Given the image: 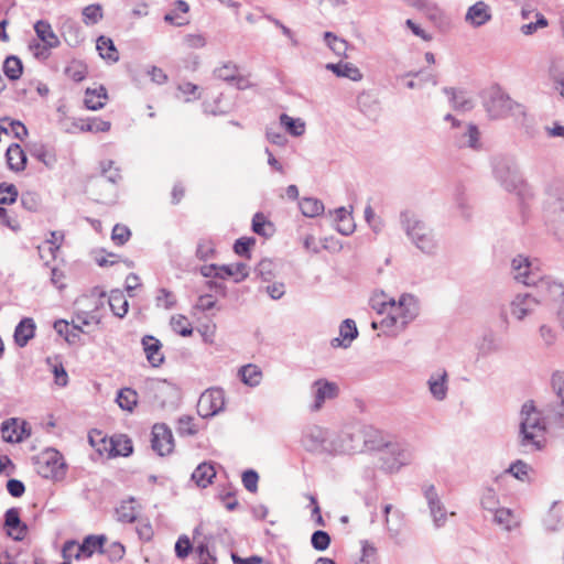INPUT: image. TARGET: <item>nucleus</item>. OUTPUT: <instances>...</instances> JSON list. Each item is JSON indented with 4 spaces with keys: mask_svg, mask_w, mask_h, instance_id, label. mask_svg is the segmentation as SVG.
<instances>
[{
    "mask_svg": "<svg viewBox=\"0 0 564 564\" xmlns=\"http://www.w3.org/2000/svg\"><path fill=\"white\" fill-rule=\"evenodd\" d=\"M546 424H550L546 419V408L542 413L531 400L522 404L518 443L524 453L541 451L544 447Z\"/></svg>",
    "mask_w": 564,
    "mask_h": 564,
    "instance_id": "1",
    "label": "nucleus"
},
{
    "mask_svg": "<svg viewBox=\"0 0 564 564\" xmlns=\"http://www.w3.org/2000/svg\"><path fill=\"white\" fill-rule=\"evenodd\" d=\"M420 312L417 300L411 294H403L399 302L391 301L389 316L382 318L379 323L372 322V328L380 327L386 330L402 332L416 318Z\"/></svg>",
    "mask_w": 564,
    "mask_h": 564,
    "instance_id": "2",
    "label": "nucleus"
},
{
    "mask_svg": "<svg viewBox=\"0 0 564 564\" xmlns=\"http://www.w3.org/2000/svg\"><path fill=\"white\" fill-rule=\"evenodd\" d=\"M400 221L406 236L419 250L426 254L436 252L437 242L433 230L415 213L411 210L402 212Z\"/></svg>",
    "mask_w": 564,
    "mask_h": 564,
    "instance_id": "3",
    "label": "nucleus"
},
{
    "mask_svg": "<svg viewBox=\"0 0 564 564\" xmlns=\"http://www.w3.org/2000/svg\"><path fill=\"white\" fill-rule=\"evenodd\" d=\"M545 218L557 241L564 246V186L558 183L547 189Z\"/></svg>",
    "mask_w": 564,
    "mask_h": 564,
    "instance_id": "4",
    "label": "nucleus"
},
{
    "mask_svg": "<svg viewBox=\"0 0 564 564\" xmlns=\"http://www.w3.org/2000/svg\"><path fill=\"white\" fill-rule=\"evenodd\" d=\"M302 444L306 451L317 454H351L357 449L356 445L337 444L328 440L327 431L319 426L310 427L303 435Z\"/></svg>",
    "mask_w": 564,
    "mask_h": 564,
    "instance_id": "5",
    "label": "nucleus"
},
{
    "mask_svg": "<svg viewBox=\"0 0 564 564\" xmlns=\"http://www.w3.org/2000/svg\"><path fill=\"white\" fill-rule=\"evenodd\" d=\"M369 449L380 454L382 469L393 473L402 466L410 464L412 454L403 445L397 442L380 441L377 445L369 446Z\"/></svg>",
    "mask_w": 564,
    "mask_h": 564,
    "instance_id": "6",
    "label": "nucleus"
},
{
    "mask_svg": "<svg viewBox=\"0 0 564 564\" xmlns=\"http://www.w3.org/2000/svg\"><path fill=\"white\" fill-rule=\"evenodd\" d=\"M484 106L491 119H501L508 116L524 113L522 106L513 101L500 88H495L489 93Z\"/></svg>",
    "mask_w": 564,
    "mask_h": 564,
    "instance_id": "7",
    "label": "nucleus"
},
{
    "mask_svg": "<svg viewBox=\"0 0 564 564\" xmlns=\"http://www.w3.org/2000/svg\"><path fill=\"white\" fill-rule=\"evenodd\" d=\"M496 180L508 191H516L522 184L516 162L506 156H496L492 161Z\"/></svg>",
    "mask_w": 564,
    "mask_h": 564,
    "instance_id": "8",
    "label": "nucleus"
},
{
    "mask_svg": "<svg viewBox=\"0 0 564 564\" xmlns=\"http://www.w3.org/2000/svg\"><path fill=\"white\" fill-rule=\"evenodd\" d=\"M511 272L518 283L527 286H536L542 276L539 261L536 259L531 260L522 254H518L512 259Z\"/></svg>",
    "mask_w": 564,
    "mask_h": 564,
    "instance_id": "9",
    "label": "nucleus"
},
{
    "mask_svg": "<svg viewBox=\"0 0 564 564\" xmlns=\"http://www.w3.org/2000/svg\"><path fill=\"white\" fill-rule=\"evenodd\" d=\"M555 400L546 405V419L550 425L564 427V373L556 371L551 379Z\"/></svg>",
    "mask_w": 564,
    "mask_h": 564,
    "instance_id": "10",
    "label": "nucleus"
},
{
    "mask_svg": "<svg viewBox=\"0 0 564 564\" xmlns=\"http://www.w3.org/2000/svg\"><path fill=\"white\" fill-rule=\"evenodd\" d=\"M65 463L56 449H47L37 460V473L44 478H58L64 475Z\"/></svg>",
    "mask_w": 564,
    "mask_h": 564,
    "instance_id": "11",
    "label": "nucleus"
},
{
    "mask_svg": "<svg viewBox=\"0 0 564 564\" xmlns=\"http://www.w3.org/2000/svg\"><path fill=\"white\" fill-rule=\"evenodd\" d=\"M225 408V392L219 388L207 389L202 393L197 403L200 416H214Z\"/></svg>",
    "mask_w": 564,
    "mask_h": 564,
    "instance_id": "12",
    "label": "nucleus"
},
{
    "mask_svg": "<svg viewBox=\"0 0 564 564\" xmlns=\"http://www.w3.org/2000/svg\"><path fill=\"white\" fill-rule=\"evenodd\" d=\"M455 130L453 139L457 148H468L476 151L481 148L480 132L476 124H460V128H456Z\"/></svg>",
    "mask_w": 564,
    "mask_h": 564,
    "instance_id": "13",
    "label": "nucleus"
},
{
    "mask_svg": "<svg viewBox=\"0 0 564 564\" xmlns=\"http://www.w3.org/2000/svg\"><path fill=\"white\" fill-rule=\"evenodd\" d=\"M541 300L532 293H519L510 303V312L518 321H523L540 305Z\"/></svg>",
    "mask_w": 564,
    "mask_h": 564,
    "instance_id": "14",
    "label": "nucleus"
},
{
    "mask_svg": "<svg viewBox=\"0 0 564 564\" xmlns=\"http://www.w3.org/2000/svg\"><path fill=\"white\" fill-rule=\"evenodd\" d=\"M338 391L339 388L335 382H330L326 379H318L314 381L312 384L314 402L311 405V410H321L326 400L335 399L338 395Z\"/></svg>",
    "mask_w": 564,
    "mask_h": 564,
    "instance_id": "15",
    "label": "nucleus"
},
{
    "mask_svg": "<svg viewBox=\"0 0 564 564\" xmlns=\"http://www.w3.org/2000/svg\"><path fill=\"white\" fill-rule=\"evenodd\" d=\"M151 446L160 456L167 455L173 451L172 431L165 424H154L152 427Z\"/></svg>",
    "mask_w": 564,
    "mask_h": 564,
    "instance_id": "16",
    "label": "nucleus"
},
{
    "mask_svg": "<svg viewBox=\"0 0 564 564\" xmlns=\"http://www.w3.org/2000/svg\"><path fill=\"white\" fill-rule=\"evenodd\" d=\"M424 497L427 501L431 517L435 528H441L447 520V513L444 505L442 503L434 485L424 487Z\"/></svg>",
    "mask_w": 564,
    "mask_h": 564,
    "instance_id": "17",
    "label": "nucleus"
},
{
    "mask_svg": "<svg viewBox=\"0 0 564 564\" xmlns=\"http://www.w3.org/2000/svg\"><path fill=\"white\" fill-rule=\"evenodd\" d=\"M492 19V11L488 3L482 0L470 6L464 17V21L471 28L478 29Z\"/></svg>",
    "mask_w": 564,
    "mask_h": 564,
    "instance_id": "18",
    "label": "nucleus"
},
{
    "mask_svg": "<svg viewBox=\"0 0 564 564\" xmlns=\"http://www.w3.org/2000/svg\"><path fill=\"white\" fill-rule=\"evenodd\" d=\"M410 6L422 12L432 23L442 28L448 24L445 12L432 0H412Z\"/></svg>",
    "mask_w": 564,
    "mask_h": 564,
    "instance_id": "19",
    "label": "nucleus"
},
{
    "mask_svg": "<svg viewBox=\"0 0 564 564\" xmlns=\"http://www.w3.org/2000/svg\"><path fill=\"white\" fill-rule=\"evenodd\" d=\"M4 528H7L8 536L14 541H22L28 532V527L20 519L18 508H10L4 513Z\"/></svg>",
    "mask_w": 564,
    "mask_h": 564,
    "instance_id": "20",
    "label": "nucleus"
},
{
    "mask_svg": "<svg viewBox=\"0 0 564 564\" xmlns=\"http://www.w3.org/2000/svg\"><path fill=\"white\" fill-rule=\"evenodd\" d=\"M389 538L397 544L402 545L405 541L402 531L405 524L404 513L399 509L393 510L391 517L384 519Z\"/></svg>",
    "mask_w": 564,
    "mask_h": 564,
    "instance_id": "21",
    "label": "nucleus"
},
{
    "mask_svg": "<svg viewBox=\"0 0 564 564\" xmlns=\"http://www.w3.org/2000/svg\"><path fill=\"white\" fill-rule=\"evenodd\" d=\"M429 390L432 397L437 401H443L447 397L448 375L445 369L438 370L430 376L427 380Z\"/></svg>",
    "mask_w": 564,
    "mask_h": 564,
    "instance_id": "22",
    "label": "nucleus"
},
{
    "mask_svg": "<svg viewBox=\"0 0 564 564\" xmlns=\"http://www.w3.org/2000/svg\"><path fill=\"white\" fill-rule=\"evenodd\" d=\"M105 542V535H88L84 539L82 544H77L78 547H76L74 557L76 560L80 558L82 556L90 557L96 551L102 553V546Z\"/></svg>",
    "mask_w": 564,
    "mask_h": 564,
    "instance_id": "23",
    "label": "nucleus"
},
{
    "mask_svg": "<svg viewBox=\"0 0 564 564\" xmlns=\"http://www.w3.org/2000/svg\"><path fill=\"white\" fill-rule=\"evenodd\" d=\"M339 337L333 338L330 344L333 347H344L347 348L350 346L351 341L358 336V329L356 323L347 318L345 319L339 327Z\"/></svg>",
    "mask_w": 564,
    "mask_h": 564,
    "instance_id": "24",
    "label": "nucleus"
},
{
    "mask_svg": "<svg viewBox=\"0 0 564 564\" xmlns=\"http://www.w3.org/2000/svg\"><path fill=\"white\" fill-rule=\"evenodd\" d=\"M110 122L105 121L98 118H93L88 120H78L74 121L72 128H66V132L74 133L76 131L80 132H106L110 129Z\"/></svg>",
    "mask_w": 564,
    "mask_h": 564,
    "instance_id": "25",
    "label": "nucleus"
},
{
    "mask_svg": "<svg viewBox=\"0 0 564 564\" xmlns=\"http://www.w3.org/2000/svg\"><path fill=\"white\" fill-rule=\"evenodd\" d=\"M142 346L147 355L148 361L153 367H159L164 361V356L161 352L162 345L159 339L153 336L145 335L142 338Z\"/></svg>",
    "mask_w": 564,
    "mask_h": 564,
    "instance_id": "26",
    "label": "nucleus"
},
{
    "mask_svg": "<svg viewBox=\"0 0 564 564\" xmlns=\"http://www.w3.org/2000/svg\"><path fill=\"white\" fill-rule=\"evenodd\" d=\"M108 443L109 447L105 445L104 449L108 451L109 456H129L132 453V442L127 435H113Z\"/></svg>",
    "mask_w": 564,
    "mask_h": 564,
    "instance_id": "27",
    "label": "nucleus"
},
{
    "mask_svg": "<svg viewBox=\"0 0 564 564\" xmlns=\"http://www.w3.org/2000/svg\"><path fill=\"white\" fill-rule=\"evenodd\" d=\"M24 422L21 423L18 419H10L1 424V433L3 441L8 443H19L23 441Z\"/></svg>",
    "mask_w": 564,
    "mask_h": 564,
    "instance_id": "28",
    "label": "nucleus"
},
{
    "mask_svg": "<svg viewBox=\"0 0 564 564\" xmlns=\"http://www.w3.org/2000/svg\"><path fill=\"white\" fill-rule=\"evenodd\" d=\"M443 91L449 96V101L455 110L465 112L473 109V99L466 91L448 87L443 88Z\"/></svg>",
    "mask_w": 564,
    "mask_h": 564,
    "instance_id": "29",
    "label": "nucleus"
},
{
    "mask_svg": "<svg viewBox=\"0 0 564 564\" xmlns=\"http://www.w3.org/2000/svg\"><path fill=\"white\" fill-rule=\"evenodd\" d=\"M35 335V323L32 318H23L14 329V341L19 347H24Z\"/></svg>",
    "mask_w": 564,
    "mask_h": 564,
    "instance_id": "30",
    "label": "nucleus"
},
{
    "mask_svg": "<svg viewBox=\"0 0 564 564\" xmlns=\"http://www.w3.org/2000/svg\"><path fill=\"white\" fill-rule=\"evenodd\" d=\"M37 37L44 43L45 48H54L59 45V40L47 21L40 20L34 24Z\"/></svg>",
    "mask_w": 564,
    "mask_h": 564,
    "instance_id": "31",
    "label": "nucleus"
},
{
    "mask_svg": "<svg viewBox=\"0 0 564 564\" xmlns=\"http://www.w3.org/2000/svg\"><path fill=\"white\" fill-rule=\"evenodd\" d=\"M6 159L10 170L21 172L25 169L26 155L20 144H11L6 152Z\"/></svg>",
    "mask_w": 564,
    "mask_h": 564,
    "instance_id": "32",
    "label": "nucleus"
},
{
    "mask_svg": "<svg viewBox=\"0 0 564 564\" xmlns=\"http://www.w3.org/2000/svg\"><path fill=\"white\" fill-rule=\"evenodd\" d=\"M112 165V161L102 163V174L100 177L94 181V187H104L107 183H109L111 185L110 189L111 192H113V185L121 180V174L119 169H113Z\"/></svg>",
    "mask_w": 564,
    "mask_h": 564,
    "instance_id": "33",
    "label": "nucleus"
},
{
    "mask_svg": "<svg viewBox=\"0 0 564 564\" xmlns=\"http://www.w3.org/2000/svg\"><path fill=\"white\" fill-rule=\"evenodd\" d=\"M538 290L544 292L551 300L562 299L564 303V284L550 276H541L536 285Z\"/></svg>",
    "mask_w": 564,
    "mask_h": 564,
    "instance_id": "34",
    "label": "nucleus"
},
{
    "mask_svg": "<svg viewBox=\"0 0 564 564\" xmlns=\"http://www.w3.org/2000/svg\"><path fill=\"white\" fill-rule=\"evenodd\" d=\"M216 477V470L210 463L199 464L192 474V480L200 488H206Z\"/></svg>",
    "mask_w": 564,
    "mask_h": 564,
    "instance_id": "35",
    "label": "nucleus"
},
{
    "mask_svg": "<svg viewBox=\"0 0 564 564\" xmlns=\"http://www.w3.org/2000/svg\"><path fill=\"white\" fill-rule=\"evenodd\" d=\"M218 270H220V273H216V278L226 279L235 276V282L237 283L243 281L249 275L248 267L242 262L219 265Z\"/></svg>",
    "mask_w": 564,
    "mask_h": 564,
    "instance_id": "36",
    "label": "nucleus"
},
{
    "mask_svg": "<svg viewBox=\"0 0 564 564\" xmlns=\"http://www.w3.org/2000/svg\"><path fill=\"white\" fill-rule=\"evenodd\" d=\"M326 68L332 70L337 77L349 78L354 82H359L362 79L360 69L351 63H330L326 65Z\"/></svg>",
    "mask_w": 564,
    "mask_h": 564,
    "instance_id": "37",
    "label": "nucleus"
},
{
    "mask_svg": "<svg viewBox=\"0 0 564 564\" xmlns=\"http://www.w3.org/2000/svg\"><path fill=\"white\" fill-rule=\"evenodd\" d=\"M96 48L102 59L109 63H117L119 61V52L110 37L100 35L97 39Z\"/></svg>",
    "mask_w": 564,
    "mask_h": 564,
    "instance_id": "38",
    "label": "nucleus"
},
{
    "mask_svg": "<svg viewBox=\"0 0 564 564\" xmlns=\"http://www.w3.org/2000/svg\"><path fill=\"white\" fill-rule=\"evenodd\" d=\"M335 220L337 223L336 230L344 235L349 236L355 231V223L349 212L345 207H339L335 210Z\"/></svg>",
    "mask_w": 564,
    "mask_h": 564,
    "instance_id": "39",
    "label": "nucleus"
},
{
    "mask_svg": "<svg viewBox=\"0 0 564 564\" xmlns=\"http://www.w3.org/2000/svg\"><path fill=\"white\" fill-rule=\"evenodd\" d=\"M107 97V90L104 86H100L98 89L87 88L84 102L87 109L99 110L105 106Z\"/></svg>",
    "mask_w": 564,
    "mask_h": 564,
    "instance_id": "40",
    "label": "nucleus"
},
{
    "mask_svg": "<svg viewBox=\"0 0 564 564\" xmlns=\"http://www.w3.org/2000/svg\"><path fill=\"white\" fill-rule=\"evenodd\" d=\"M494 522L506 531H511L519 525V520L509 508H499L495 511Z\"/></svg>",
    "mask_w": 564,
    "mask_h": 564,
    "instance_id": "41",
    "label": "nucleus"
},
{
    "mask_svg": "<svg viewBox=\"0 0 564 564\" xmlns=\"http://www.w3.org/2000/svg\"><path fill=\"white\" fill-rule=\"evenodd\" d=\"M109 306L112 311V313L122 318L127 313L129 308V303L127 299L124 297L122 291L120 290H112L109 295Z\"/></svg>",
    "mask_w": 564,
    "mask_h": 564,
    "instance_id": "42",
    "label": "nucleus"
},
{
    "mask_svg": "<svg viewBox=\"0 0 564 564\" xmlns=\"http://www.w3.org/2000/svg\"><path fill=\"white\" fill-rule=\"evenodd\" d=\"M116 401L122 410L132 412L138 404V393L131 388H122L119 390Z\"/></svg>",
    "mask_w": 564,
    "mask_h": 564,
    "instance_id": "43",
    "label": "nucleus"
},
{
    "mask_svg": "<svg viewBox=\"0 0 564 564\" xmlns=\"http://www.w3.org/2000/svg\"><path fill=\"white\" fill-rule=\"evenodd\" d=\"M239 375L241 381L249 387H257L262 379V371L256 365H246L240 368Z\"/></svg>",
    "mask_w": 564,
    "mask_h": 564,
    "instance_id": "44",
    "label": "nucleus"
},
{
    "mask_svg": "<svg viewBox=\"0 0 564 564\" xmlns=\"http://www.w3.org/2000/svg\"><path fill=\"white\" fill-rule=\"evenodd\" d=\"M117 520L122 523H132L137 520V511L134 508V499L122 501L116 509Z\"/></svg>",
    "mask_w": 564,
    "mask_h": 564,
    "instance_id": "45",
    "label": "nucleus"
},
{
    "mask_svg": "<svg viewBox=\"0 0 564 564\" xmlns=\"http://www.w3.org/2000/svg\"><path fill=\"white\" fill-rule=\"evenodd\" d=\"M300 209L306 217H315L324 212L323 203L313 197H305L300 202Z\"/></svg>",
    "mask_w": 564,
    "mask_h": 564,
    "instance_id": "46",
    "label": "nucleus"
},
{
    "mask_svg": "<svg viewBox=\"0 0 564 564\" xmlns=\"http://www.w3.org/2000/svg\"><path fill=\"white\" fill-rule=\"evenodd\" d=\"M64 239V234L62 231H51L50 238L45 240L43 246H40L39 252L40 257L43 259L44 256L42 254L43 250L47 249L50 252V256L54 259L55 252L59 249L61 242Z\"/></svg>",
    "mask_w": 564,
    "mask_h": 564,
    "instance_id": "47",
    "label": "nucleus"
},
{
    "mask_svg": "<svg viewBox=\"0 0 564 564\" xmlns=\"http://www.w3.org/2000/svg\"><path fill=\"white\" fill-rule=\"evenodd\" d=\"M22 62L17 56H8L3 63V72L11 80H17L22 75Z\"/></svg>",
    "mask_w": 564,
    "mask_h": 564,
    "instance_id": "48",
    "label": "nucleus"
},
{
    "mask_svg": "<svg viewBox=\"0 0 564 564\" xmlns=\"http://www.w3.org/2000/svg\"><path fill=\"white\" fill-rule=\"evenodd\" d=\"M280 122L294 137H300L305 132V123L301 119H293L286 113H282Z\"/></svg>",
    "mask_w": 564,
    "mask_h": 564,
    "instance_id": "49",
    "label": "nucleus"
},
{
    "mask_svg": "<svg viewBox=\"0 0 564 564\" xmlns=\"http://www.w3.org/2000/svg\"><path fill=\"white\" fill-rule=\"evenodd\" d=\"M30 154L46 166H52L55 163V156L42 143H34L29 149Z\"/></svg>",
    "mask_w": 564,
    "mask_h": 564,
    "instance_id": "50",
    "label": "nucleus"
},
{
    "mask_svg": "<svg viewBox=\"0 0 564 564\" xmlns=\"http://www.w3.org/2000/svg\"><path fill=\"white\" fill-rule=\"evenodd\" d=\"M334 442H337V444L356 445L357 449L355 452H358L361 448L362 444H365L368 448L369 446H372L366 440H364L360 432H343L338 437L334 440Z\"/></svg>",
    "mask_w": 564,
    "mask_h": 564,
    "instance_id": "51",
    "label": "nucleus"
},
{
    "mask_svg": "<svg viewBox=\"0 0 564 564\" xmlns=\"http://www.w3.org/2000/svg\"><path fill=\"white\" fill-rule=\"evenodd\" d=\"M171 327L175 333L180 334L183 337L191 336L193 333V327L188 318L181 314L172 316Z\"/></svg>",
    "mask_w": 564,
    "mask_h": 564,
    "instance_id": "52",
    "label": "nucleus"
},
{
    "mask_svg": "<svg viewBox=\"0 0 564 564\" xmlns=\"http://www.w3.org/2000/svg\"><path fill=\"white\" fill-rule=\"evenodd\" d=\"M530 471H532V467L521 459L512 463L506 470L507 474H511L514 478L521 481L529 480Z\"/></svg>",
    "mask_w": 564,
    "mask_h": 564,
    "instance_id": "53",
    "label": "nucleus"
},
{
    "mask_svg": "<svg viewBox=\"0 0 564 564\" xmlns=\"http://www.w3.org/2000/svg\"><path fill=\"white\" fill-rule=\"evenodd\" d=\"M324 40L329 46V48L338 56L346 54L348 43L345 40L339 39L332 32H325Z\"/></svg>",
    "mask_w": 564,
    "mask_h": 564,
    "instance_id": "54",
    "label": "nucleus"
},
{
    "mask_svg": "<svg viewBox=\"0 0 564 564\" xmlns=\"http://www.w3.org/2000/svg\"><path fill=\"white\" fill-rule=\"evenodd\" d=\"M19 192L14 184L0 183V204L11 205L18 199Z\"/></svg>",
    "mask_w": 564,
    "mask_h": 564,
    "instance_id": "55",
    "label": "nucleus"
},
{
    "mask_svg": "<svg viewBox=\"0 0 564 564\" xmlns=\"http://www.w3.org/2000/svg\"><path fill=\"white\" fill-rule=\"evenodd\" d=\"M84 22L95 24L102 19V8L100 4H89L83 9Z\"/></svg>",
    "mask_w": 564,
    "mask_h": 564,
    "instance_id": "56",
    "label": "nucleus"
},
{
    "mask_svg": "<svg viewBox=\"0 0 564 564\" xmlns=\"http://www.w3.org/2000/svg\"><path fill=\"white\" fill-rule=\"evenodd\" d=\"M312 546L317 551H325L330 544V536L326 531L317 530L311 538Z\"/></svg>",
    "mask_w": 564,
    "mask_h": 564,
    "instance_id": "57",
    "label": "nucleus"
},
{
    "mask_svg": "<svg viewBox=\"0 0 564 564\" xmlns=\"http://www.w3.org/2000/svg\"><path fill=\"white\" fill-rule=\"evenodd\" d=\"M256 239L252 237H241L236 240L234 251L240 257L250 258V248L254 246Z\"/></svg>",
    "mask_w": 564,
    "mask_h": 564,
    "instance_id": "58",
    "label": "nucleus"
},
{
    "mask_svg": "<svg viewBox=\"0 0 564 564\" xmlns=\"http://www.w3.org/2000/svg\"><path fill=\"white\" fill-rule=\"evenodd\" d=\"M256 273L263 281H270L274 276V263L269 259H262L256 268Z\"/></svg>",
    "mask_w": 564,
    "mask_h": 564,
    "instance_id": "59",
    "label": "nucleus"
},
{
    "mask_svg": "<svg viewBox=\"0 0 564 564\" xmlns=\"http://www.w3.org/2000/svg\"><path fill=\"white\" fill-rule=\"evenodd\" d=\"M480 503L484 509L489 511L495 512L497 509H499V500L496 491L492 488H487L481 496Z\"/></svg>",
    "mask_w": 564,
    "mask_h": 564,
    "instance_id": "60",
    "label": "nucleus"
},
{
    "mask_svg": "<svg viewBox=\"0 0 564 564\" xmlns=\"http://www.w3.org/2000/svg\"><path fill=\"white\" fill-rule=\"evenodd\" d=\"M214 74L219 79L226 82L234 80L237 77V67L231 63H226L223 66L216 68Z\"/></svg>",
    "mask_w": 564,
    "mask_h": 564,
    "instance_id": "61",
    "label": "nucleus"
},
{
    "mask_svg": "<svg viewBox=\"0 0 564 564\" xmlns=\"http://www.w3.org/2000/svg\"><path fill=\"white\" fill-rule=\"evenodd\" d=\"M131 236V232L127 226L116 225L111 232V238L115 243L122 246L124 245Z\"/></svg>",
    "mask_w": 564,
    "mask_h": 564,
    "instance_id": "62",
    "label": "nucleus"
},
{
    "mask_svg": "<svg viewBox=\"0 0 564 564\" xmlns=\"http://www.w3.org/2000/svg\"><path fill=\"white\" fill-rule=\"evenodd\" d=\"M241 480H242L243 487L248 491L256 492L258 490L259 476H258V473L254 471L253 469H248V470L243 471Z\"/></svg>",
    "mask_w": 564,
    "mask_h": 564,
    "instance_id": "63",
    "label": "nucleus"
},
{
    "mask_svg": "<svg viewBox=\"0 0 564 564\" xmlns=\"http://www.w3.org/2000/svg\"><path fill=\"white\" fill-rule=\"evenodd\" d=\"M66 75L74 82H82L86 77V67L80 63H72L65 70Z\"/></svg>",
    "mask_w": 564,
    "mask_h": 564,
    "instance_id": "64",
    "label": "nucleus"
}]
</instances>
